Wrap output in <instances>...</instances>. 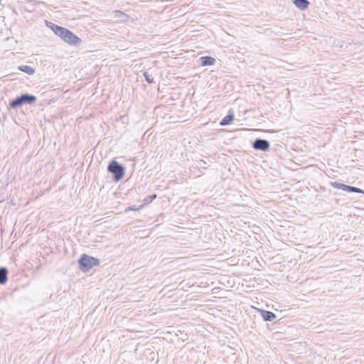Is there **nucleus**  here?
<instances>
[{"mask_svg":"<svg viewBox=\"0 0 364 364\" xmlns=\"http://www.w3.org/2000/svg\"><path fill=\"white\" fill-rule=\"evenodd\" d=\"M156 198V194H152L151 196H146L144 199V203L147 205V204H149L151 203L155 198Z\"/></svg>","mask_w":364,"mask_h":364,"instance_id":"13","label":"nucleus"},{"mask_svg":"<svg viewBox=\"0 0 364 364\" xmlns=\"http://www.w3.org/2000/svg\"><path fill=\"white\" fill-rule=\"evenodd\" d=\"M18 70L29 75L34 74L35 69L29 65H19Z\"/></svg>","mask_w":364,"mask_h":364,"instance_id":"11","label":"nucleus"},{"mask_svg":"<svg viewBox=\"0 0 364 364\" xmlns=\"http://www.w3.org/2000/svg\"><path fill=\"white\" fill-rule=\"evenodd\" d=\"M269 142L267 140L263 139L257 138L252 143V148L255 150L266 151L269 150Z\"/></svg>","mask_w":364,"mask_h":364,"instance_id":"6","label":"nucleus"},{"mask_svg":"<svg viewBox=\"0 0 364 364\" xmlns=\"http://www.w3.org/2000/svg\"><path fill=\"white\" fill-rule=\"evenodd\" d=\"M46 25L50 28L53 33L60 37L65 43L72 46H79L82 40L70 30L55 24L50 21H46Z\"/></svg>","mask_w":364,"mask_h":364,"instance_id":"1","label":"nucleus"},{"mask_svg":"<svg viewBox=\"0 0 364 364\" xmlns=\"http://www.w3.org/2000/svg\"><path fill=\"white\" fill-rule=\"evenodd\" d=\"M234 119V115L232 114H228L220 122L222 126L229 125L232 122Z\"/></svg>","mask_w":364,"mask_h":364,"instance_id":"12","label":"nucleus"},{"mask_svg":"<svg viewBox=\"0 0 364 364\" xmlns=\"http://www.w3.org/2000/svg\"><path fill=\"white\" fill-rule=\"evenodd\" d=\"M260 314L263 320L265 321H272L277 318L276 315L269 311L260 310Z\"/></svg>","mask_w":364,"mask_h":364,"instance_id":"8","label":"nucleus"},{"mask_svg":"<svg viewBox=\"0 0 364 364\" xmlns=\"http://www.w3.org/2000/svg\"><path fill=\"white\" fill-rule=\"evenodd\" d=\"M36 100L37 98L35 95L29 93H23L11 100L9 102V107L11 109H16L26 104L32 105L35 103Z\"/></svg>","mask_w":364,"mask_h":364,"instance_id":"2","label":"nucleus"},{"mask_svg":"<svg viewBox=\"0 0 364 364\" xmlns=\"http://www.w3.org/2000/svg\"><path fill=\"white\" fill-rule=\"evenodd\" d=\"M130 209H131V210H136V208H133V207H131V208H130Z\"/></svg>","mask_w":364,"mask_h":364,"instance_id":"15","label":"nucleus"},{"mask_svg":"<svg viewBox=\"0 0 364 364\" xmlns=\"http://www.w3.org/2000/svg\"><path fill=\"white\" fill-rule=\"evenodd\" d=\"M107 171L112 174L113 180L116 182L119 181L124 176V166L114 159L109 163Z\"/></svg>","mask_w":364,"mask_h":364,"instance_id":"4","label":"nucleus"},{"mask_svg":"<svg viewBox=\"0 0 364 364\" xmlns=\"http://www.w3.org/2000/svg\"><path fill=\"white\" fill-rule=\"evenodd\" d=\"M144 76L145 77L146 81L149 84H151L154 82V77L151 75H149L147 72L144 73Z\"/></svg>","mask_w":364,"mask_h":364,"instance_id":"14","label":"nucleus"},{"mask_svg":"<svg viewBox=\"0 0 364 364\" xmlns=\"http://www.w3.org/2000/svg\"><path fill=\"white\" fill-rule=\"evenodd\" d=\"M330 185L333 187L334 188L341 189L343 191L348 192V193H363L364 194V190L348 186L342 183H339L337 181H331Z\"/></svg>","mask_w":364,"mask_h":364,"instance_id":"5","label":"nucleus"},{"mask_svg":"<svg viewBox=\"0 0 364 364\" xmlns=\"http://www.w3.org/2000/svg\"><path fill=\"white\" fill-rule=\"evenodd\" d=\"M293 4L300 10L306 9L310 3L308 0H292Z\"/></svg>","mask_w":364,"mask_h":364,"instance_id":"9","label":"nucleus"},{"mask_svg":"<svg viewBox=\"0 0 364 364\" xmlns=\"http://www.w3.org/2000/svg\"><path fill=\"white\" fill-rule=\"evenodd\" d=\"M199 61L200 63V65L202 66H208V65H213L215 63V59L211 56L206 55V56H202L199 58Z\"/></svg>","mask_w":364,"mask_h":364,"instance_id":"7","label":"nucleus"},{"mask_svg":"<svg viewBox=\"0 0 364 364\" xmlns=\"http://www.w3.org/2000/svg\"><path fill=\"white\" fill-rule=\"evenodd\" d=\"M99 264L100 260L97 258L86 254H82L78 259L79 269L83 272H87Z\"/></svg>","mask_w":364,"mask_h":364,"instance_id":"3","label":"nucleus"},{"mask_svg":"<svg viewBox=\"0 0 364 364\" xmlns=\"http://www.w3.org/2000/svg\"><path fill=\"white\" fill-rule=\"evenodd\" d=\"M8 280V269L4 267H0V284H5Z\"/></svg>","mask_w":364,"mask_h":364,"instance_id":"10","label":"nucleus"}]
</instances>
